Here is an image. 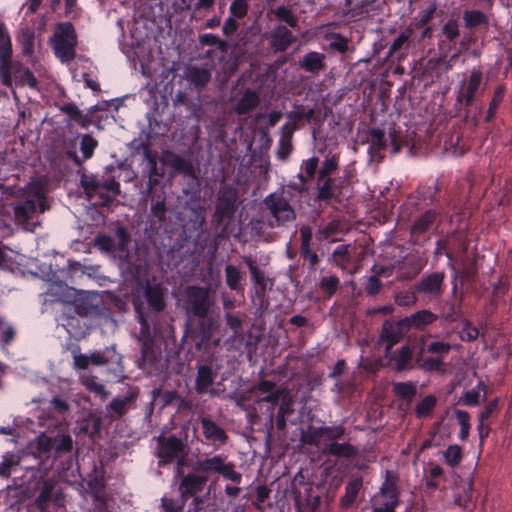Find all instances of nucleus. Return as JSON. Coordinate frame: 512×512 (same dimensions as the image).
I'll use <instances>...</instances> for the list:
<instances>
[{"mask_svg": "<svg viewBox=\"0 0 512 512\" xmlns=\"http://www.w3.org/2000/svg\"><path fill=\"white\" fill-rule=\"evenodd\" d=\"M254 389L260 391L265 396L259 398L257 403L260 409L266 405L263 414L267 419L265 426L270 433L274 428V424L278 430L286 428V416L294 412L293 400L291 396L284 390L276 387V384L270 380H261Z\"/></svg>", "mask_w": 512, "mask_h": 512, "instance_id": "nucleus-1", "label": "nucleus"}, {"mask_svg": "<svg viewBox=\"0 0 512 512\" xmlns=\"http://www.w3.org/2000/svg\"><path fill=\"white\" fill-rule=\"evenodd\" d=\"M346 435V427L342 424L331 426H309L304 434V441L310 445L323 442L322 451L324 454L337 459L352 460L359 454V449L349 442L340 443Z\"/></svg>", "mask_w": 512, "mask_h": 512, "instance_id": "nucleus-2", "label": "nucleus"}, {"mask_svg": "<svg viewBox=\"0 0 512 512\" xmlns=\"http://www.w3.org/2000/svg\"><path fill=\"white\" fill-rule=\"evenodd\" d=\"M192 469L208 478L212 474L221 475L224 479H228L236 485H239L242 481V474L235 470L234 463L227 462L226 458L220 454L198 458Z\"/></svg>", "mask_w": 512, "mask_h": 512, "instance_id": "nucleus-3", "label": "nucleus"}, {"mask_svg": "<svg viewBox=\"0 0 512 512\" xmlns=\"http://www.w3.org/2000/svg\"><path fill=\"white\" fill-rule=\"evenodd\" d=\"M239 206V193L231 184H223L216 195L215 209L212 215L217 226L229 223L235 216Z\"/></svg>", "mask_w": 512, "mask_h": 512, "instance_id": "nucleus-4", "label": "nucleus"}, {"mask_svg": "<svg viewBox=\"0 0 512 512\" xmlns=\"http://www.w3.org/2000/svg\"><path fill=\"white\" fill-rule=\"evenodd\" d=\"M119 176V169L111 164L104 168L101 178L93 174H83L80 183L88 196L97 193L99 189L107 190L113 196H118L121 193L120 183L117 181Z\"/></svg>", "mask_w": 512, "mask_h": 512, "instance_id": "nucleus-5", "label": "nucleus"}, {"mask_svg": "<svg viewBox=\"0 0 512 512\" xmlns=\"http://www.w3.org/2000/svg\"><path fill=\"white\" fill-rule=\"evenodd\" d=\"M264 204L272 216L273 220L269 223L272 228L283 227L296 219V212L289 200L284 197L283 191L266 196Z\"/></svg>", "mask_w": 512, "mask_h": 512, "instance_id": "nucleus-6", "label": "nucleus"}, {"mask_svg": "<svg viewBox=\"0 0 512 512\" xmlns=\"http://www.w3.org/2000/svg\"><path fill=\"white\" fill-rule=\"evenodd\" d=\"M185 308L190 318L210 314L214 304L210 289L203 286H187L185 291Z\"/></svg>", "mask_w": 512, "mask_h": 512, "instance_id": "nucleus-7", "label": "nucleus"}, {"mask_svg": "<svg viewBox=\"0 0 512 512\" xmlns=\"http://www.w3.org/2000/svg\"><path fill=\"white\" fill-rule=\"evenodd\" d=\"M156 440V457L159 459V467H165L175 462L181 454H185L186 444L174 434L169 436L161 434Z\"/></svg>", "mask_w": 512, "mask_h": 512, "instance_id": "nucleus-8", "label": "nucleus"}, {"mask_svg": "<svg viewBox=\"0 0 512 512\" xmlns=\"http://www.w3.org/2000/svg\"><path fill=\"white\" fill-rule=\"evenodd\" d=\"M218 328V318L211 313L195 317V322L192 321L191 338L195 341L196 349L207 347Z\"/></svg>", "mask_w": 512, "mask_h": 512, "instance_id": "nucleus-9", "label": "nucleus"}, {"mask_svg": "<svg viewBox=\"0 0 512 512\" xmlns=\"http://www.w3.org/2000/svg\"><path fill=\"white\" fill-rule=\"evenodd\" d=\"M408 333L409 329L404 318L399 320H385L378 338V343L385 345V355L388 356L392 348L401 342Z\"/></svg>", "mask_w": 512, "mask_h": 512, "instance_id": "nucleus-10", "label": "nucleus"}, {"mask_svg": "<svg viewBox=\"0 0 512 512\" xmlns=\"http://www.w3.org/2000/svg\"><path fill=\"white\" fill-rule=\"evenodd\" d=\"M482 83V71L480 69H473L468 78L461 82L456 94V102L465 108L471 107L479 92L484 90Z\"/></svg>", "mask_w": 512, "mask_h": 512, "instance_id": "nucleus-11", "label": "nucleus"}, {"mask_svg": "<svg viewBox=\"0 0 512 512\" xmlns=\"http://www.w3.org/2000/svg\"><path fill=\"white\" fill-rule=\"evenodd\" d=\"M445 277L444 271L425 273L415 284V291L430 299H439L444 293Z\"/></svg>", "mask_w": 512, "mask_h": 512, "instance_id": "nucleus-12", "label": "nucleus"}, {"mask_svg": "<svg viewBox=\"0 0 512 512\" xmlns=\"http://www.w3.org/2000/svg\"><path fill=\"white\" fill-rule=\"evenodd\" d=\"M207 483L208 477L200 475L193 469L192 472L182 475L178 484V492L181 499L187 502L190 497L200 496V493L204 491Z\"/></svg>", "mask_w": 512, "mask_h": 512, "instance_id": "nucleus-13", "label": "nucleus"}, {"mask_svg": "<svg viewBox=\"0 0 512 512\" xmlns=\"http://www.w3.org/2000/svg\"><path fill=\"white\" fill-rule=\"evenodd\" d=\"M319 158L313 156L309 159L303 160L301 164V172L298 173L296 180L290 181L288 187L298 193L308 191V183L318 177Z\"/></svg>", "mask_w": 512, "mask_h": 512, "instance_id": "nucleus-14", "label": "nucleus"}, {"mask_svg": "<svg viewBox=\"0 0 512 512\" xmlns=\"http://www.w3.org/2000/svg\"><path fill=\"white\" fill-rule=\"evenodd\" d=\"M139 396V388L131 386L127 392L121 396H117L106 406L110 417L118 419L127 414L132 409Z\"/></svg>", "mask_w": 512, "mask_h": 512, "instance_id": "nucleus-15", "label": "nucleus"}, {"mask_svg": "<svg viewBox=\"0 0 512 512\" xmlns=\"http://www.w3.org/2000/svg\"><path fill=\"white\" fill-rule=\"evenodd\" d=\"M166 288L160 283L147 282L144 286L143 297L150 312L160 313L166 308Z\"/></svg>", "mask_w": 512, "mask_h": 512, "instance_id": "nucleus-16", "label": "nucleus"}, {"mask_svg": "<svg viewBox=\"0 0 512 512\" xmlns=\"http://www.w3.org/2000/svg\"><path fill=\"white\" fill-rule=\"evenodd\" d=\"M269 45L275 53H283L297 41V37L285 25H277L268 35Z\"/></svg>", "mask_w": 512, "mask_h": 512, "instance_id": "nucleus-17", "label": "nucleus"}, {"mask_svg": "<svg viewBox=\"0 0 512 512\" xmlns=\"http://www.w3.org/2000/svg\"><path fill=\"white\" fill-rule=\"evenodd\" d=\"M161 162L163 165L172 168L174 173L183 174L186 177H195V168L190 159H186L179 154L165 150L163 151Z\"/></svg>", "mask_w": 512, "mask_h": 512, "instance_id": "nucleus-18", "label": "nucleus"}, {"mask_svg": "<svg viewBox=\"0 0 512 512\" xmlns=\"http://www.w3.org/2000/svg\"><path fill=\"white\" fill-rule=\"evenodd\" d=\"M202 433L206 441L215 447L225 445L228 440L226 431L219 426L209 416L201 417L200 419Z\"/></svg>", "mask_w": 512, "mask_h": 512, "instance_id": "nucleus-19", "label": "nucleus"}, {"mask_svg": "<svg viewBox=\"0 0 512 512\" xmlns=\"http://www.w3.org/2000/svg\"><path fill=\"white\" fill-rule=\"evenodd\" d=\"M368 154L371 161L381 162L384 158L383 152L387 149V140L384 130L371 128L368 133Z\"/></svg>", "mask_w": 512, "mask_h": 512, "instance_id": "nucleus-20", "label": "nucleus"}, {"mask_svg": "<svg viewBox=\"0 0 512 512\" xmlns=\"http://www.w3.org/2000/svg\"><path fill=\"white\" fill-rule=\"evenodd\" d=\"M216 373L209 365H199L197 367V375L195 379V391L199 395L209 393L211 396H216L215 389H209L215 382Z\"/></svg>", "mask_w": 512, "mask_h": 512, "instance_id": "nucleus-21", "label": "nucleus"}, {"mask_svg": "<svg viewBox=\"0 0 512 512\" xmlns=\"http://www.w3.org/2000/svg\"><path fill=\"white\" fill-rule=\"evenodd\" d=\"M379 504L374 505L372 512H395L399 505V493L394 484H384L380 490Z\"/></svg>", "mask_w": 512, "mask_h": 512, "instance_id": "nucleus-22", "label": "nucleus"}, {"mask_svg": "<svg viewBox=\"0 0 512 512\" xmlns=\"http://www.w3.org/2000/svg\"><path fill=\"white\" fill-rule=\"evenodd\" d=\"M406 325L410 330L424 331L438 320L437 314L428 309L418 310L409 316L404 317Z\"/></svg>", "mask_w": 512, "mask_h": 512, "instance_id": "nucleus-23", "label": "nucleus"}, {"mask_svg": "<svg viewBox=\"0 0 512 512\" xmlns=\"http://www.w3.org/2000/svg\"><path fill=\"white\" fill-rule=\"evenodd\" d=\"M363 487V478L361 476H353L345 485V492L339 499V507L347 510L356 503L360 491Z\"/></svg>", "mask_w": 512, "mask_h": 512, "instance_id": "nucleus-24", "label": "nucleus"}, {"mask_svg": "<svg viewBox=\"0 0 512 512\" xmlns=\"http://www.w3.org/2000/svg\"><path fill=\"white\" fill-rule=\"evenodd\" d=\"M48 410H49L48 419L45 420L42 416H39V425L47 426L48 428H50L53 425L58 426L59 424H61V421L59 419H55V420L51 419L50 414L55 413L64 419V415L67 414L70 410V405L68 404V402L65 399H63L59 396H55L50 401Z\"/></svg>", "mask_w": 512, "mask_h": 512, "instance_id": "nucleus-25", "label": "nucleus"}, {"mask_svg": "<svg viewBox=\"0 0 512 512\" xmlns=\"http://www.w3.org/2000/svg\"><path fill=\"white\" fill-rule=\"evenodd\" d=\"M184 77L195 88L203 89L211 80V72L204 67L188 66Z\"/></svg>", "mask_w": 512, "mask_h": 512, "instance_id": "nucleus-26", "label": "nucleus"}, {"mask_svg": "<svg viewBox=\"0 0 512 512\" xmlns=\"http://www.w3.org/2000/svg\"><path fill=\"white\" fill-rule=\"evenodd\" d=\"M439 216L440 212L436 209H428L424 211L414 220L411 227L412 233L422 235L428 232Z\"/></svg>", "mask_w": 512, "mask_h": 512, "instance_id": "nucleus-27", "label": "nucleus"}, {"mask_svg": "<svg viewBox=\"0 0 512 512\" xmlns=\"http://www.w3.org/2000/svg\"><path fill=\"white\" fill-rule=\"evenodd\" d=\"M259 104V94L256 91L247 88L237 101L234 110L239 115H245L255 110Z\"/></svg>", "mask_w": 512, "mask_h": 512, "instance_id": "nucleus-28", "label": "nucleus"}, {"mask_svg": "<svg viewBox=\"0 0 512 512\" xmlns=\"http://www.w3.org/2000/svg\"><path fill=\"white\" fill-rule=\"evenodd\" d=\"M325 58L323 53L310 51L299 60V66L304 71L315 74L326 67Z\"/></svg>", "mask_w": 512, "mask_h": 512, "instance_id": "nucleus-29", "label": "nucleus"}, {"mask_svg": "<svg viewBox=\"0 0 512 512\" xmlns=\"http://www.w3.org/2000/svg\"><path fill=\"white\" fill-rule=\"evenodd\" d=\"M55 483L51 480L44 482L41 488L40 494L36 500H34V507L39 508L42 512L46 509L47 504L53 499L56 506L60 507L63 504V498L56 495L53 498V490Z\"/></svg>", "mask_w": 512, "mask_h": 512, "instance_id": "nucleus-30", "label": "nucleus"}, {"mask_svg": "<svg viewBox=\"0 0 512 512\" xmlns=\"http://www.w3.org/2000/svg\"><path fill=\"white\" fill-rule=\"evenodd\" d=\"M397 372L407 371L413 368V349L410 345H403L395 352L392 358Z\"/></svg>", "mask_w": 512, "mask_h": 512, "instance_id": "nucleus-31", "label": "nucleus"}, {"mask_svg": "<svg viewBox=\"0 0 512 512\" xmlns=\"http://www.w3.org/2000/svg\"><path fill=\"white\" fill-rule=\"evenodd\" d=\"M506 94V86L504 84H499L495 86L491 100L489 102V107L486 112L485 122L490 123L496 116L497 110L502 104L504 97Z\"/></svg>", "mask_w": 512, "mask_h": 512, "instance_id": "nucleus-32", "label": "nucleus"}, {"mask_svg": "<svg viewBox=\"0 0 512 512\" xmlns=\"http://www.w3.org/2000/svg\"><path fill=\"white\" fill-rule=\"evenodd\" d=\"M244 262L248 266L252 281L256 285L257 294H264L267 287L265 273L257 266L255 260L251 257H244Z\"/></svg>", "mask_w": 512, "mask_h": 512, "instance_id": "nucleus-33", "label": "nucleus"}, {"mask_svg": "<svg viewBox=\"0 0 512 512\" xmlns=\"http://www.w3.org/2000/svg\"><path fill=\"white\" fill-rule=\"evenodd\" d=\"M61 111L64 112L70 120L80 124L82 127H87L93 121L92 111L87 115H83L82 111L73 103L64 104L61 107Z\"/></svg>", "mask_w": 512, "mask_h": 512, "instance_id": "nucleus-34", "label": "nucleus"}, {"mask_svg": "<svg viewBox=\"0 0 512 512\" xmlns=\"http://www.w3.org/2000/svg\"><path fill=\"white\" fill-rule=\"evenodd\" d=\"M271 12L275 16L276 20L280 23H285V26L293 29L298 28V18L290 7L281 4L274 8Z\"/></svg>", "mask_w": 512, "mask_h": 512, "instance_id": "nucleus-35", "label": "nucleus"}, {"mask_svg": "<svg viewBox=\"0 0 512 512\" xmlns=\"http://www.w3.org/2000/svg\"><path fill=\"white\" fill-rule=\"evenodd\" d=\"M54 51L62 62H70L75 57V42L54 40Z\"/></svg>", "mask_w": 512, "mask_h": 512, "instance_id": "nucleus-36", "label": "nucleus"}, {"mask_svg": "<svg viewBox=\"0 0 512 512\" xmlns=\"http://www.w3.org/2000/svg\"><path fill=\"white\" fill-rule=\"evenodd\" d=\"M116 239H115V255L119 258L128 256V244L130 242V234L127 229L123 226H119L116 229Z\"/></svg>", "mask_w": 512, "mask_h": 512, "instance_id": "nucleus-37", "label": "nucleus"}, {"mask_svg": "<svg viewBox=\"0 0 512 512\" xmlns=\"http://www.w3.org/2000/svg\"><path fill=\"white\" fill-rule=\"evenodd\" d=\"M225 277L227 286L234 291H243V285L241 280L243 279V273L241 270L234 265L228 264L225 267Z\"/></svg>", "mask_w": 512, "mask_h": 512, "instance_id": "nucleus-38", "label": "nucleus"}, {"mask_svg": "<svg viewBox=\"0 0 512 512\" xmlns=\"http://www.w3.org/2000/svg\"><path fill=\"white\" fill-rule=\"evenodd\" d=\"M15 221L17 225L21 226L24 230H31L30 217L32 214V203L27 201L23 205H18L14 208Z\"/></svg>", "mask_w": 512, "mask_h": 512, "instance_id": "nucleus-39", "label": "nucleus"}, {"mask_svg": "<svg viewBox=\"0 0 512 512\" xmlns=\"http://www.w3.org/2000/svg\"><path fill=\"white\" fill-rule=\"evenodd\" d=\"M463 19L465 27L473 29L478 26H488V16L480 10H467L464 12Z\"/></svg>", "mask_w": 512, "mask_h": 512, "instance_id": "nucleus-40", "label": "nucleus"}, {"mask_svg": "<svg viewBox=\"0 0 512 512\" xmlns=\"http://www.w3.org/2000/svg\"><path fill=\"white\" fill-rule=\"evenodd\" d=\"M318 192L317 199L319 201L328 202L331 199L335 198V189H336V181L332 177H327L322 179V182H317Z\"/></svg>", "mask_w": 512, "mask_h": 512, "instance_id": "nucleus-41", "label": "nucleus"}, {"mask_svg": "<svg viewBox=\"0 0 512 512\" xmlns=\"http://www.w3.org/2000/svg\"><path fill=\"white\" fill-rule=\"evenodd\" d=\"M144 148V158L147 160L148 165V175L153 177H164V165H158V161L155 155L152 154L151 149L148 144H142Z\"/></svg>", "mask_w": 512, "mask_h": 512, "instance_id": "nucleus-42", "label": "nucleus"}, {"mask_svg": "<svg viewBox=\"0 0 512 512\" xmlns=\"http://www.w3.org/2000/svg\"><path fill=\"white\" fill-rule=\"evenodd\" d=\"M49 208V200L43 191L41 181L34 177V212L39 210V212L44 213Z\"/></svg>", "mask_w": 512, "mask_h": 512, "instance_id": "nucleus-43", "label": "nucleus"}, {"mask_svg": "<svg viewBox=\"0 0 512 512\" xmlns=\"http://www.w3.org/2000/svg\"><path fill=\"white\" fill-rule=\"evenodd\" d=\"M454 415L460 425L459 431V439L463 442L467 441L470 435L471 423H470V414L461 409H455Z\"/></svg>", "mask_w": 512, "mask_h": 512, "instance_id": "nucleus-44", "label": "nucleus"}, {"mask_svg": "<svg viewBox=\"0 0 512 512\" xmlns=\"http://www.w3.org/2000/svg\"><path fill=\"white\" fill-rule=\"evenodd\" d=\"M73 449V439L69 434H59L55 435L54 439V454L55 457H60L63 454L71 452Z\"/></svg>", "mask_w": 512, "mask_h": 512, "instance_id": "nucleus-45", "label": "nucleus"}, {"mask_svg": "<svg viewBox=\"0 0 512 512\" xmlns=\"http://www.w3.org/2000/svg\"><path fill=\"white\" fill-rule=\"evenodd\" d=\"M339 166V157L332 155L326 157L318 170V182L321 183L322 179L332 177V174L337 171Z\"/></svg>", "mask_w": 512, "mask_h": 512, "instance_id": "nucleus-46", "label": "nucleus"}, {"mask_svg": "<svg viewBox=\"0 0 512 512\" xmlns=\"http://www.w3.org/2000/svg\"><path fill=\"white\" fill-rule=\"evenodd\" d=\"M437 404V398L434 395H427L424 397L415 408V415L417 418L430 417Z\"/></svg>", "mask_w": 512, "mask_h": 512, "instance_id": "nucleus-47", "label": "nucleus"}, {"mask_svg": "<svg viewBox=\"0 0 512 512\" xmlns=\"http://www.w3.org/2000/svg\"><path fill=\"white\" fill-rule=\"evenodd\" d=\"M393 393L407 401H411L417 393L416 386L410 382H394Z\"/></svg>", "mask_w": 512, "mask_h": 512, "instance_id": "nucleus-48", "label": "nucleus"}, {"mask_svg": "<svg viewBox=\"0 0 512 512\" xmlns=\"http://www.w3.org/2000/svg\"><path fill=\"white\" fill-rule=\"evenodd\" d=\"M75 312L80 316H91L97 313L98 306L92 303L90 297H80L74 302Z\"/></svg>", "mask_w": 512, "mask_h": 512, "instance_id": "nucleus-49", "label": "nucleus"}, {"mask_svg": "<svg viewBox=\"0 0 512 512\" xmlns=\"http://www.w3.org/2000/svg\"><path fill=\"white\" fill-rule=\"evenodd\" d=\"M53 40L76 42L74 26L70 22H63L57 24Z\"/></svg>", "mask_w": 512, "mask_h": 512, "instance_id": "nucleus-50", "label": "nucleus"}, {"mask_svg": "<svg viewBox=\"0 0 512 512\" xmlns=\"http://www.w3.org/2000/svg\"><path fill=\"white\" fill-rule=\"evenodd\" d=\"M340 286L339 277L336 275L324 276L319 282V288L325 293L326 298H331Z\"/></svg>", "mask_w": 512, "mask_h": 512, "instance_id": "nucleus-51", "label": "nucleus"}, {"mask_svg": "<svg viewBox=\"0 0 512 512\" xmlns=\"http://www.w3.org/2000/svg\"><path fill=\"white\" fill-rule=\"evenodd\" d=\"M98 146V141L90 134H84L80 141V151L83 162L92 158Z\"/></svg>", "mask_w": 512, "mask_h": 512, "instance_id": "nucleus-52", "label": "nucleus"}, {"mask_svg": "<svg viewBox=\"0 0 512 512\" xmlns=\"http://www.w3.org/2000/svg\"><path fill=\"white\" fill-rule=\"evenodd\" d=\"M168 208L165 196H158V199L151 204V214L162 225L167 221Z\"/></svg>", "mask_w": 512, "mask_h": 512, "instance_id": "nucleus-53", "label": "nucleus"}, {"mask_svg": "<svg viewBox=\"0 0 512 512\" xmlns=\"http://www.w3.org/2000/svg\"><path fill=\"white\" fill-rule=\"evenodd\" d=\"M340 228L341 222L338 219H333L316 232V239L319 242L329 240L332 236L340 232Z\"/></svg>", "mask_w": 512, "mask_h": 512, "instance_id": "nucleus-54", "label": "nucleus"}, {"mask_svg": "<svg viewBox=\"0 0 512 512\" xmlns=\"http://www.w3.org/2000/svg\"><path fill=\"white\" fill-rule=\"evenodd\" d=\"M416 291L414 290H402L395 294V304L400 307H411L417 302Z\"/></svg>", "mask_w": 512, "mask_h": 512, "instance_id": "nucleus-55", "label": "nucleus"}, {"mask_svg": "<svg viewBox=\"0 0 512 512\" xmlns=\"http://www.w3.org/2000/svg\"><path fill=\"white\" fill-rule=\"evenodd\" d=\"M186 503L181 499V496L179 499H173L166 495L161 498V507L164 512H183Z\"/></svg>", "mask_w": 512, "mask_h": 512, "instance_id": "nucleus-56", "label": "nucleus"}, {"mask_svg": "<svg viewBox=\"0 0 512 512\" xmlns=\"http://www.w3.org/2000/svg\"><path fill=\"white\" fill-rule=\"evenodd\" d=\"M88 488L96 501H103L105 483L102 477L95 476L88 480Z\"/></svg>", "mask_w": 512, "mask_h": 512, "instance_id": "nucleus-57", "label": "nucleus"}, {"mask_svg": "<svg viewBox=\"0 0 512 512\" xmlns=\"http://www.w3.org/2000/svg\"><path fill=\"white\" fill-rule=\"evenodd\" d=\"M444 459L450 467H456L462 460V448L457 444L448 446L444 453Z\"/></svg>", "mask_w": 512, "mask_h": 512, "instance_id": "nucleus-58", "label": "nucleus"}, {"mask_svg": "<svg viewBox=\"0 0 512 512\" xmlns=\"http://www.w3.org/2000/svg\"><path fill=\"white\" fill-rule=\"evenodd\" d=\"M54 439H55V435H49L46 432H42L34 440V443H36V448L38 451H40L42 453H49V452L53 451Z\"/></svg>", "mask_w": 512, "mask_h": 512, "instance_id": "nucleus-59", "label": "nucleus"}, {"mask_svg": "<svg viewBox=\"0 0 512 512\" xmlns=\"http://www.w3.org/2000/svg\"><path fill=\"white\" fill-rule=\"evenodd\" d=\"M478 336V328L474 326L471 321L465 320L459 332L460 339L465 342H472L475 341L478 338Z\"/></svg>", "mask_w": 512, "mask_h": 512, "instance_id": "nucleus-60", "label": "nucleus"}, {"mask_svg": "<svg viewBox=\"0 0 512 512\" xmlns=\"http://www.w3.org/2000/svg\"><path fill=\"white\" fill-rule=\"evenodd\" d=\"M95 246L106 253L115 252V238L106 234H100L95 238Z\"/></svg>", "mask_w": 512, "mask_h": 512, "instance_id": "nucleus-61", "label": "nucleus"}, {"mask_svg": "<svg viewBox=\"0 0 512 512\" xmlns=\"http://www.w3.org/2000/svg\"><path fill=\"white\" fill-rule=\"evenodd\" d=\"M409 38H410L409 34H407L405 32L400 33L390 44L387 56L393 57L398 51H400L403 48L404 45L406 46V48H408L409 47V44H408Z\"/></svg>", "mask_w": 512, "mask_h": 512, "instance_id": "nucleus-62", "label": "nucleus"}, {"mask_svg": "<svg viewBox=\"0 0 512 512\" xmlns=\"http://www.w3.org/2000/svg\"><path fill=\"white\" fill-rule=\"evenodd\" d=\"M199 42L203 46H217L221 50H225L227 47V43L224 40L212 33L201 34L199 36Z\"/></svg>", "mask_w": 512, "mask_h": 512, "instance_id": "nucleus-63", "label": "nucleus"}, {"mask_svg": "<svg viewBox=\"0 0 512 512\" xmlns=\"http://www.w3.org/2000/svg\"><path fill=\"white\" fill-rule=\"evenodd\" d=\"M248 2L247 0H234L230 5V13L231 17L242 19L244 18L248 13Z\"/></svg>", "mask_w": 512, "mask_h": 512, "instance_id": "nucleus-64", "label": "nucleus"}]
</instances>
